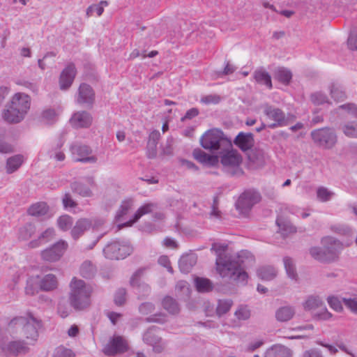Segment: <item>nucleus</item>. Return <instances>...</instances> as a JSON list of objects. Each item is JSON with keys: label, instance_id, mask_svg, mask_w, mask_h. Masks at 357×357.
Wrapping results in <instances>:
<instances>
[{"label": "nucleus", "instance_id": "nucleus-1", "mask_svg": "<svg viewBox=\"0 0 357 357\" xmlns=\"http://www.w3.org/2000/svg\"><path fill=\"white\" fill-rule=\"evenodd\" d=\"M43 326L40 319L29 312L25 316L15 317L0 331V351L5 356L18 357L30 351L39 337Z\"/></svg>", "mask_w": 357, "mask_h": 357}, {"label": "nucleus", "instance_id": "nucleus-2", "mask_svg": "<svg viewBox=\"0 0 357 357\" xmlns=\"http://www.w3.org/2000/svg\"><path fill=\"white\" fill-rule=\"evenodd\" d=\"M255 257L248 251H242L234 259L216 260L217 271L222 278L236 284H245L248 275L245 269L255 264Z\"/></svg>", "mask_w": 357, "mask_h": 357}, {"label": "nucleus", "instance_id": "nucleus-3", "mask_svg": "<svg viewBox=\"0 0 357 357\" xmlns=\"http://www.w3.org/2000/svg\"><path fill=\"white\" fill-rule=\"evenodd\" d=\"M321 243L323 247H312L310 249L311 257L321 263L336 261L344 248L342 242L334 237L326 236L322 238Z\"/></svg>", "mask_w": 357, "mask_h": 357}, {"label": "nucleus", "instance_id": "nucleus-4", "mask_svg": "<svg viewBox=\"0 0 357 357\" xmlns=\"http://www.w3.org/2000/svg\"><path fill=\"white\" fill-rule=\"evenodd\" d=\"M69 302L76 310H83L91 305L92 287L82 280L73 279L70 284Z\"/></svg>", "mask_w": 357, "mask_h": 357}, {"label": "nucleus", "instance_id": "nucleus-5", "mask_svg": "<svg viewBox=\"0 0 357 357\" xmlns=\"http://www.w3.org/2000/svg\"><path fill=\"white\" fill-rule=\"evenodd\" d=\"M200 144L206 150L220 153L231 147V140L218 128L208 130L200 138Z\"/></svg>", "mask_w": 357, "mask_h": 357}, {"label": "nucleus", "instance_id": "nucleus-6", "mask_svg": "<svg viewBox=\"0 0 357 357\" xmlns=\"http://www.w3.org/2000/svg\"><path fill=\"white\" fill-rule=\"evenodd\" d=\"M219 153V160L222 166V170L231 176H240L243 174L241 167L242 156L237 150L233 149H223Z\"/></svg>", "mask_w": 357, "mask_h": 357}, {"label": "nucleus", "instance_id": "nucleus-7", "mask_svg": "<svg viewBox=\"0 0 357 357\" xmlns=\"http://www.w3.org/2000/svg\"><path fill=\"white\" fill-rule=\"evenodd\" d=\"M310 136L315 144L325 149H331L337 142L335 132L329 127L314 130Z\"/></svg>", "mask_w": 357, "mask_h": 357}, {"label": "nucleus", "instance_id": "nucleus-8", "mask_svg": "<svg viewBox=\"0 0 357 357\" xmlns=\"http://www.w3.org/2000/svg\"><path fill=\"white\" fill-rule=\"evenodd\" d=\"M261 197L260 193L254 189H250L244 191L236 203V209L238 210L242 215H247L251 208L256 204L261 201Z\"/></svg>", "mask_w": 357, "mask_h": 357}, {"label": "nucleus", "instance_id": "nucleus-9", "mask_svg": "<svg viewBox=\"0 0 357 357\" xmlns=\"http://www.w3.org/2000/svg\"><path fill=\"white\" fill-rule=\"evenodd\" d=\"M132 252V248L128 244H121L118 241L108 243L103 249L106 258L109 259H124Z\"/></svg>", "mask_w": 357, "mask_h": 357}, {"label": "nucleus", "instance_id": "nucleus-10", "mask_svg": "<svg viewBox=\"0 0 357 357\" xmlns=\"http://www.w3.org/2000/svg\"><path fill=\"white\" fill-rule=\"evenodd\" d=\"M70 150L75 157V162L95 163L97 162V157L89 155L92 153L91 149L85 144H73L70 146Z\"/></svg>", "mask_w": 357, "mask_h": 357}, {"label": "nucleus", "instance_id": "nucleus-11", "mask_svg": "<svg viewBox=\"0 0 357 357\" xmlns=\"http://www.w3.org/2000/svg\"><path fill=\"white\" fill-rule=\"evenodd\" d=\"M76 102L91 109L95 102V92L93 88L86 83H82L77 91Z\"/></svg>", "mask_w": 357, "mask_h": 357}, {"label": "nucleus", "instance_id": "nucleus-12", "mask_svg": "<svg viewBox=\"0 0 357 357\" xmlns=\"http://www.w3.org/2000/svg\"><path fill=\"white\" fill-rule=\"evenodd\" d=\"M68 243L64 241H59L52 246L43 250L40 255L43 260L54 262L60 259L67 250Z\"/></svg>", "mask_w": 357, "mask_h": 357}, {"label": "nucleus", "instance_id": "nucleus-13", "mask_svg": "<svg viewBox=\"0 0 357 357\" xmlns=\"http://www.w3.org/2000/svg\"><path fill=\"white\" fill-rule=\"evenodd\" d=\"M126 341L121 336H114L103 348V352L107 356H115L128 350Z\"/></svg>", "mask_w": 357, "mask_h": 357}, {"label": "nucleus", "instance_id": "nucleus-14", "mask_svg": "<svg viewBox=\"0 0 357 357\" xmlns=\"http://www.w3.org/2000/svg\"><path fill=\"white\" fill-rule=\"evenodd\" d=\"M77 69L73 63H70L61 71L59 77V86L61 90L68 89L76 76Z\"/></svg>", "mask_w": 357, "mask_h": 357}, {"label": "nucleus", "instance_id": "nucleus-15", "mask_svg": "<svg viewBox=\"0 0 357 357\" xmlns=\"http://www.w3.org/2000/svg\"><path fill=\"white\" fill-rule=\"evenodd\" d=\"M10 105L25 115L30 108L31 98L26 93H17L13 96Z\"/></svg>", "mask_w": 357, "mask_h": 357}, {"label": "nucleus", "instance_id": "nucleus-16", "mask_svg": "<svg viewBox=\"0 0 357 357\" xmlns=\"http://www.w3.org/2000/svg\"><path fill=\"white\" fill-rule=\"evenodd\" d=\"M234 143L242 151L251 149L255 144L254 135L251 132H239L234 140Z\"/></svg>", "mask_w": 357, "mask_h": 357}, {"label": "nucleus", "instance_id": "nucleus-17", "mask_svg": "<svg viewBox=\"0 0 357 357\" xmlns=\"http://www.w3.org/2000/svg\"><path fill=\"white\" fill-rule=\"evenodd\" d=\"M264 113L269 119L278 122V124H289L288 119L286 118L284 112L280 108L266 105Z\"/></svg>", "mask_w": 357, "mask_h": 357}, {"label": "nucleus", "instance_id": "nucleus-18", "mask_svg": "<svg viewBox=\"0 0 357 357\" xmlns=\"http://www.w3.org/2000/svg\"><path fill=\"white\" fill-rule=\"evenodd\" d=\"M192 155L198 162L208 167L216 166L219 162L218 155H210L200 149H195Z\"/></svg>", "mask_w": 357, "mask_h": 357}, {"label": "nucleus", "instance_id": "nucleus-19", "mask_svg": "<svg viewBox=\"0 0 357 357\" xmlns=\"http://www.w3.org/2000/svg\"><path fill=\"white\" fill-rule=\"evenodd\" d=\"M70 122L73 126L77 128H88L91 125L92 116L87 112H79L73 114Z\"/></svg>", "mask_w": 357, "mask_h": 357}, {"label": "nucleus", "instance_id": "nucleus-20", "mask_svg": "<svg viewBox=\"0 0 357 357\" xmlns=\"http://www.w3.org/2000/svg\"><path fill=\"white\" fill-rule=\"evenodd\" d=\"M160 139V133L158 130L152 131L149 137V140L146 145V156L153 159L157 156V145Z\"/></svg>", "mask_w": 357, "mask_h": 357}, {"label": "nucleus", "instance_id": "nucleus-21", "mask_svg": "<svg viewBox=\"0 0 357 357\" xmlns=\"http://www.w3.org/2000/svg\"><path fill=\"white\" fill-rule=\"evenodd\" d=\"M55 236V230L52 227L47 228L43 231L37 239L31 241L28 243L29 248H36L52 241Z\"/></svg>", "mask_w": 357, "mask_h": 357}, {"label": "nucleus", "instance_id": "nucleus-22", "mask_svg": "<svg viewBox=\"0 0 357 357\" xmlns=\"http://www.w3.org/2000/svg\"><path fill=\"white\" fill-rule=\"evenodd\" d=\"M296 314V308L292 305H284L280 307L275 313V319L279 322H287L290 321Z\"/></svg>", "mask_w": 357, "mask_h": 357}, {"label": "nucleus", "instance_id": "nucleus-23", "mask_svg": "<svg viewBox=\"0 0 357 357\" xmlns=\"http://www.w3.org/2000/svg\"><path fill=\"white\" fill-rule=\"evenodd\" d=\"M25 115L21 114L20 110L13 107L10 104L3 110V118L9 123H17L22 121Z\"/></svg>", "mask_w": 357, "mask_h": 357}, {"label": "nucleus", "instance_id": "nucleus-24", "mask_svg": "<svg viewBox=\"0 0 357 357\" xmlns=\"http://www.w3.org/2000/svg\"><path fill=\"white\" fill-rule=\"evenodd\" d=\"M197 257L194 253L182 255L178 261V266L182 273H188L196 264Z\"/></svg>", "mask_w": 357, "mask_h": 357}, {"label": "nucleus", "instance_id": "nucleus-25", "mask_svg": "<svg viewBox=\"0 0 357 357\" xmlns=\"http://www.w3.org/2000/svg\"><path fill=\"white\" fill-rule=\"evenodd\" d=\"M91 221L86 218H82L76 222L71 230L73 239H78L83 234L91 227Z\"/></svg>", "mask_w": 357, "mask_h": 357}, {"label": "nucleus", "instance_id": "nucleus-26", "mask_svg": "<svg viewBox=\"0 0 357 357\" xmlns=\"http://www.w3.org/2000/svg\"><path fill=\"white\" fill-rule=\"evenodd\" d=\"M154 206H155V204H152V203L146 204H144V206H141L140 208H138V210L134 214L132 220H130L123 224L118 225L117 231L124 227L131 226L134 222H136L143 215L151 213Z\"/></svg>", "mask_w": 357, "mask_h": 357}, {"label": "nucleus", "instance_id": "nucleus-27", "mask_svg": "<svg viewBox=\"0 0 357 357\" xmlns=\"http://www.w3.org/2000/svg\"><path fill=\"white\" fill-rule=\"evenodd\" d=\"M291 351L287 347L275 344L268 349L265 357H291Z\"/></svg>", "mask_w": 357, "mask_h": 357}, {"label": "nucleus", "instance_id": "nucleus-28", "mask_svg": "<svg viewBox=\"0 0 357 357\" xmlns=\"http://www.w3.org/2000/svg\"><path fill=\"white\" fill-rule=\"evenodd\" d=\"M248 160L255 167H261L266 162L265 153L262 149H255L248 154Z\"/></svg>", "mask_w": 357, "mask_h": 357}, {"label": "nucleus", "instance_id": "nucleus-29", "mask_svg": "<svg viewBox=\"0 0 357 357\" xmlns=\"http://www.w3.org/2000/svg\"><path fill=\"white\" fill-rule=\"evenodd\" d=\"M276 225L278 227L279 233L284 238L290 234L296 232V229L290 221L286 220L282 216H279L276 219Z\"/></svg>", "mask_w": 357, "mask_h": 357}, {"label": "nucleus", "instance_id": "nucleus-30", "mask_svg": "<svg viewBox=\"0 0 357 357\" xmlns=\"http://www.w3.org/2000/svg\"><path fill=\"white\" fill-rule=\"evenodd\" d=\"M253 77L258 84L265 85L269 89L273 88L271 77L264 68L257 69L253 73Z\"/></svg>", "mask_w": 357, "mask_h": 357}, {"label": "nucleus", "instance_id": "nucleus-31", "mask_svg": "<svg viewBox=\"0 0 357 357\" xmlns=\"http://www.w3.org/2000/svg\"><path fill=\"white\" fill-rule=\"evenodd\" d=\"M49 211V206L47 203L41 202L32 204L28 209V214L36 218L45 216Z\"/></svg>", "mask_w": 357, "mask_h": 357}, {"label": "nucleus", "instance_id": "nucleus-32", "mask_svg": "<svg viewBox=\"0 0 357 357\" xmlns=\"http://www.w3.org/2000/svg\"><path fill=\"white\" fill-rule=\"evenodd\" d=\"M40 289L45 291H50L57 287L58 282L56 276L53 274L45 275L40 281Z\"/></svg>", "mask_w": 357, "mask_h": 357}, {"label": "nucleus", "instance_id": "nucleus-33", "mask_svg": "<svg viewBox=\"0 0 357 357\" xmlns=\"http://www.w3.org/2000/svg\"><path fill=\"white\" fill-rule=\"evenodd\" d=\"M24 156L21 154H17L11 156L7 159L6 161V172L8 174H12L16 172L23 164Z\"/></svg>", "mask_w": 357, "mask_h": 357}, {"label": "nucleus", "instance_id": "nucleus-34", "mask_svg": "<svg viewBox=\"0 0 357 357\" xmlns=\"http://www.w3.org/2000/svg\"><path fill=\"white\" fill-rule=\"evenodd\" d=\"M274 78L287 86L289 84L292 79V73L291 70L284 67H278L275 70Z\"/></svg>", "mask_w": 357, "mask_h": 357}, {"label": "nucleus", "instance_id": "nucleus-35", "mask_svg": "<svg viewBox=\"0 0 357 357\" xmlns=\"http://www.w3.org/2000/svg\"><path fill=\"white\" fill-rule=\"evenodd\" d=\"M330 94L335 100L343 101L347 96L342 86L337 82H332L329 86Z\"/></svg>", "mask_w": 357, "mask_h": 357}, {"label": "nucleus", "instance_id": "nucleus-36", "mask_svg": "<svg viewBox=\"0 0 357 357\" xmlns=\"http://www.w3.org/2000/svg\"><path fill=\"white\" fill-rule=\"evenodd\" d=\"M324 305L321 298L317 295H310L307 297L306 300L303 304V308L305 310H312L321 307Z\"/></svg>", "mask_w": 357, "mask_h": 357}, {"label": "nucleus", "instance_id": "nucleus-37", "mask_svg": "<svg viewBox=\"0 0 357 357\" xmlns=\"http://www.w3.org/2000/svg\"><path fill=\"white\" fill-rule=\"evenodd\" d=\"M195 284L196 289L200 293L209 292L213 289L212 282L206 278L196 277L195 278Z\"/></svg>", "mask_w": 357, "mask_h": 357}, {"label": "nucleus", "instance_id": "nucleus-38", "mask_svg": "<svg viewBox=\"0 0 357 357\" xmlns=\"http://www.w3.org/2000/svg\"><path fill=\"white\" fill-rule=\"evenodd\" d=\"M70 188L74 193H77L84 197H90L93 195V192L91 189L84 183L79 181H74L71 183Z\"/></svg>", "mask_w": 357, "mask_h": 357}, {"label": "nucleus", "instance_id": "nucleus-39", "mask_svg": "<svg viewBox=\"0 0 357 357\" xmlns=\"http://www.w3.org/2000/svg\"><path fill=\"white\" fill-rule=\"evenodd\" d=\"M163 308L169 314H176L180 311L179 305L177 301L171 296H165L162 301Z\"/></svg>", "mask_w": 357, "mask_h": 357}, {"label": "nucleus", "instance_id": "nucleus-40", "mask_svg": "<svg viewBox=\"0 0 357 357\" xmlns=\"http://www.w3.org/2000/svg\"><path fill=\"white\" fill-rule=\"evenodd\" d=\"M35 225L31 222L26 223L18 229V238L22 241L29 239L36 232Z\"/></svg>", "mask_w": 357, "mask_h": 357}, {"label": "nucleus", "instance_id": "nucleus-41", "mask_svg": "<svg viewBox=\"0 0 357 357\" xmlns=\"http://www.w3.org/2000/svg\"><path fill=\"white\" fill-rule=\"evenodd\" d=\"M257 273L258 277L263 280H271L275 278L277 272L274 267L266 266L258 268Z\"/></svg>", "mask_w": 357, "mask_h": 357}, {"label": "nucleus", "instance_id": "nucleus-42", "mask_svg": "<svg viewBox=\"0 0 357 357\" xmlns=\"http://www.w3.org/2000/svg\"><path fill=\"white\" fill-rule=\"evenodd\" d=\"M56 113L54 109H44L40 114V121L44 124H52L56 121Z\"/></svg>", "mask_w": 357, "mask_h": 357}, {"label": "nucleus", "instance_id": "nucleus-43", "mask_svg": "<svg viewBox=\"0 0 357 357\" xmlns=\"http://www.w3.org/2000/svg\"><path fill=\"white\" fill-rule=\"evenodd\" d=\"M96 268L89 261H85L81 265L80 274L86 279H91L96 275Z\"/></svg>", "mask_w": 357, "mask_h": 357}, {"label": "nucleus", "instance_id": "nucleus-44", "mask_svg": "<svg viewBox=\"0 0 357 357\" xmlns=\"http://www.w3.org/2000/svg\"><path fill=\"white\" fill-rule=\"evenodd\" d=\"M284 266L288 276L293 280H296L298 274L294 260L289 257L283 258Z\"/></svg>", "mask_w": 357, "mask_h": 357}, {"label": "nucleus", "instance_id": "nucleus-45", "mask_svg": "<svg viewBox=\"0 0 357 357\" xmlns=\"http://www.w3.org/2000/svg\"><path fill=\"white\" fill-rule=\"evenodd\" d=\"M37 278H29L26 281V286L25 287L26 294L33 296L38 292L40 289V282L38 281Z\"/></svg>", "mask_w": 357, "mask_h": 357}, {"label": "nucleus", "instance_id": "nucleus-46", "mask_svg": "<svg viewBox=\"0 0 357 357\" xmlns=\"http://www.w3.org/2000/svg\"><path fill=\"white\" fill-rule=\"evenodd\" d=\"M155 326L149 328L143 335V340L149 345H154L161 342V338L153 333Z\"/></svg>", "mask_w": 357, "mask_h": 357}, {"label": "nucleus", "instance_id": "nucleus-47", "mask_svg": "<svg viewBox=\"0 0 357 357\" xmlns=\"http://www.w3.org/2000/svg\"><path fill=\"white\" fill-rule=\"evenodd\" d=\"M335 195L334 192L329 190L324 186H320L317 190V197L321 202L330 201Z\"/></svg>", "mask_w": 357, "mask_h": 357}, {"label": "nucleus", "instance_id": "nucleus-48", "mask_svg": "<svg viewBox=\"0 0 357 357\" xmlns=\"http://www.w3.org/2000/svg\"><path fill=\"white\" fill-rule=\"evenodd\" d=\"M310 98L314 105H321L326 102L329 103L327 96L321 91H316L311 93Z\"/></svg>", "mask_w": 357, "mask_h": 357}, {"label": "nucleus", "instance_id": "nucleus-49", "mask_svg": "<svg viewBox=\"0 0 357 357\" xmlns=\"http://www.w3.org/2000/svg\"><path fill=\"white\" fill-rule=\"evenodd\" d=\"M73 218L68 215L60 216L57 220L58 227L63 231L68 230L73 225Z\"/></svg>", "mask_w": 357, "mask_h": 357}, {"label": "nucleus", "instance_id": "nucleus-50", "mask_svg": "<svg viewBox=\"0 0 357 357\" xmlns=\"http://www.w3.org/2000/svg\"><path fill=\"white\" fill-rule=\"evenodd\" d=\"M232 305V301L229 299L219 300L216 312L219 316L226 314Z\"/></svg>", "mask_w": 357, "mask_h": 357}, {"label": "nucleus", "instance_id": "nucleus-51", "mask_svg": "<svg viewBox=\"0 0 357 357\" xmlns=\"http://www.w3.org/2000/svg\"><path fill=\"white\" fill-rule=\"evenodd\" d=\"M145 271L146 268H139L132 274L130 280V284L131 287H134L138 284L144 283L141 280V279L144 276Z\"/></svg>", "mask_w": 357, "mask_h": 357}, {"label": "nucleus", "instance_id": "nucleus-52", "mask_svg": "<svg viewBox=\"0 0 357 357\" xmlns=\"http://www.w3.org/2000/svg\"><path fill=\"white\" fill-rule=\"evenodd\" d=\"M342 130L346 136L352 138H357V122L345 124L342 128Z\"/></svg>", "mask_w": 357, "mask_h": 357}, {"label": "nucleus", "instance_id": "nucleus-53", "mask_svg": "<svg viewBox=\"0 0 357 357\" xmlns=\"http://www.w3.org/2000/svg\"><path fill=\"white\" fill-rule=\"evenodd\" d=\"M75 353L70 349L61 345L56 347L54 351V357H74Z\"/></svg>", "mask_w": 357, "mask_h": 357}, {"label": "nucleus", "instance_id": "nucleus-54", "mask_svg": "<svg viewBox=\"0 0 357 357\" xmlns=\"http://www.w3.org/2000/svg\"><path fill=\"white\" fill-rule=\"evenodd\" d=\"M132 206V201L131 200H127L122 202V204L120 206L119 209L118 210L116 215V219L117 220H120L121 218L126 215L128 212V211L130 209Z\"/></svg>", "mask_w": 357, "mask_h": 357}, {"label": "nucleus", "instance_id": "nucleus-55", "mask_svg": "<svg viewBox=\"0 0 357 357\" xmlns=\"http://www.w3.org/2000/svg\"><path fill=\"white\" fill-rule=\"evenodd\" d=\"M331 229L333 232L343 236H350L352 234L351 229L349 226L344 225L331 226Z\"/></svg>", "mask_w": 357, "mask_h": 357}, {"label": "nucleus", "instance_id": "nucleus-56", "mask_svg": "<svg viewBox=\"0 0 357 357\" xmlns=\"http://www.w3.org/2000/svg\"><path fill=\"white\" fill-rule=\"evenodd\" d=\"M145 321L147 323H158V324H165L167 321V315L165 313H156L153 315H151L145 319Z\"/></svg>", "mask_w": 357, "mask_h": 357}, {"label": "nucleus", "instance_id": "nucleus-57", "mask_svg": "<svg viewBox=\"0 0 357 357\" xmlns=\"http://www.w3.org/2000/svg\"><path fill=\"white\" fill-rule=\"evenodd\" d=\"M348 47L351 50H357V28H354L347 39Z\"/></svg>", "mask_w": 357, "mask_h": 357}, {"label": "nucleus", "instance_id": "nucleus-58", "mask_svg": "<svg viewBox=\"0 0 357 357\" xmlns=\"http://www.w3.org/2000/svg\"><path fill=\"white\" fill-rule=\"evenodd\" d=\"M126 290L124 288L119 289L114 294V303L121 306L126 303Z\"/></svg>", "mask_w": 357, "mask_h": 357}, {"label": "nucleus", "instance_id": "nucleus-59", "mask_svg": "<svg viewBox=\"0 0 357 357\" xmlns=\"http://www.w3.org/2000/svg\"><path fill=\"white\" fill-rule=\"evenodd\" d=\"M342 302L352 312L357 314V296L353 298H343Z\"/></svg>", "mask_w": 357, "mask_h": 357}, {"label": "nucleus", "instance_id": "nucleus-60", "mask_svg": "<svg viewBox=\"0 0 357 357\" xmlns=\"http://www.w3.org/2000/svg\"><path fill=\"white\" fill-rule=\"evenodd\" d=\"M327 302L330 307L337 312H341L343 309L341 301L336 296H328L327 298Z\"/></svg>", "mask_w": 357, "mask_h": 357}, {"label": "nucleus", "instance_id": "nucleus-61", "mask_svg": "<svg viewBox=\"0 0 357 357\" xmlns=\"http://www.w3.org/2000/svg\"><path fill=\"white\" fill-rule=\"evenodd\" d=\"M221 98L220 96L217 94H209L205 96H203L201 98V102L209 105V104H218L220 102Z\"/></svg>", "mask_w": 357, "mask_h": 357}, {"label": "nucleus", "instance_id": "nucleus-62", "mask_svg": "<svg viewBox=\"0 0 357 357\" xmlns=\"http://www.w3.org/2000/svg\"><path fill=\"white\" fill-rule=\"evenodd\" d=\"M154 304L150 302L143 303L139 307V312L144 315L152 313L154 311Z\"/></svg>", "mask_w": 357, "mask_h": 357}, {"label": "nucleus", "instance_id": "nucleus-63", "mask_svg": "<svg viewBox=\"0 0 357 357\" xmlns=\"http://www.w3.org/2000/svg\"><path fill=\"white\" fill-rule=\"evenodd\" d=\"M133 288L137 289L138 294L141 296H146L151 292L150 286L145 282L138 284L137 286H135Z\"/></svg>", "mask_w": 357, "mask_h": 357}, {"label": "nucleus", "instance_id": "nucleus-64", "mask_svg": "<svg viewBox=\"0 0 357 357\" xmlns=\"http://www.w3.org/2000/svg\"><path fill=\"white\" fill-rule=\"evenodd\" d=\"M103 11L104 9L102 6L98 4H93L86 9V15L88 17L92 16L93 13L96 12L98 16H100Z\"/></svg>", "mask_w": 357, "mask_h": 357}]
</instances>
